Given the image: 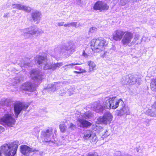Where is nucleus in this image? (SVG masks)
Instances as JSON below:
<instances>
[{
    "instance_id": "41",
    "label": "nucleus",
    "mask_w": 156,
    "mask_h": 156,
    "mask_svg": "<svg viewBox=\"0 0 156 156\" xmlns=\"http://www.w3.org/2000/svg\"><path fill=\"white\" fill-rule=\"evenodd\" d=\"M6 99L3 98L2 99L0 102V105L3 106H4V104L5 102Z\"/></svg>"
},
{
    "instance_id": "50",
    "label": "nucleus",
    "mask_w": 156,
    "mask_h": 156,
    "mask_svg": "<svg viewBox=\"0 0 156 156\" xmlns=\"http://www.w3.org/2000/svg\"><path fill=\"white\" fill-rule=\"evenodd\" d=\"M30 66V64L29 63H24V64H23V66H24L25 67L26 66Z\"/></svg>"
},
{
    "instance_id": "20",
    "label": "nucleus",
    "mask_w": 156,
    "mask_h": 156,
    "mask_svg": "<svg viewBox=\"0 0 156 156\" xmlns=\"http://www.w3.org/2000/svg\"><path fill=\"white\" fill-rule=\"evenodd\" d=\"M146 113L151 116L156 117V103L152 105L151 108L147 111Z\"/></svg>"
},
{
    "instance_id": "34",
    "label": "nucleus",
    "mask_w": 156,
    "mask_h": 156,
    "mask_svg": "<svg viewBox=\"0 0 156 156\" xmlns=\"http://www.w3.org/2000/svg\"><path fill=\"white\" fill-rule=\"evenodd\" d=\"M70 23V26H73L77 27L80 26V24H78L76 22H72Z\"/></svg>"
},
{
    "instance_id": "9",
    "label": "nucleus",
    "mask_w": 156,
    "mask_h": 156,
    "mask_svg": "<svg viewBox=\"0 0 156 156\" xmlns=\"http://www.w3.org/2000/svg\"><path fill=\"white\" fill-rule=\"evenodd\" d=\"M30 76L32 79L38 82L41 81L43 79L42 73L38 70H32L30 72Z\"/></svg>"
},
{
    "instance_id": "42",
    "label": "nucleus",
    "mask_w": 156,
    "mask_h": 156,
    "mask_svg": "<svg viewBox=\"0 0 156 156\" xmlns=\"http://www.w3.org/2000/svg\"><path fill=\"white\" fill-rule=\"evenodd\" d=\"M87 156H98V153L97 152H94L91 154H88Z\"/></svg>"
},
{
    "instance_id": "12",
    "label": "nucleus",
    "mask_w": 156,
    "mask_h": 156,
    "mask_svg": "<svg viewBox=\"0 0 156 156\" xmlns=\"http://www.w3.org/2000/svg\"><path fill=\"white\" fill-rule=\"evenodd\" d=\"M109 8V6L107 4L101 1H98L95 4L94 9L96 10H99L101 11L107 10Z\"/></svg>"
},
{
    "instance_id": "5",
    "label": "nucleus",
    "mask_w": 156,
    "mask_h": 156,
    "mask_svg": "<svg viewBox=\"0 0 156 156\" xmlns=\"http://www.w3.org/2000/svg\"><path fill=\"white\" fill-rule=\"evenodd\" d=\"M21 31L23 32L22 34L26 38H28L36 34H38L40 33L39 29L35 26L22 29Z\"/></svg>"
},
{
    "instance_id": "17",
    "label": "nucleus",
    "mask_w": 156,
    "mask_h": 156,
    "mask_svg": "<svg viewBox=\"0 0 156 156\" xmlns=\"http://www.w3.org/2000/svg\"><path fill=\"white\" fill-rule=\"evenodd\" d=\"M83 138L86 140L89 139L92 140V142H95L97 137L95 133H94L90 130H87L84 134Z\"/></svg>"
},
{
    "instance_id": "25",
    "label": "nucleus",
    "mask_w": 156,
    "mask_h": 156,
    "mask_svg": "<svg viewBox=\"0 0 156 156\" xmlns=\"http://www.w3.org/2000/svg\"><path fill=\"white\" fill-rule=\"evenodd\" d=\"M122 108L119 113V115H122L126 114V115H128L129 113V110L128 107H124V104L123 107L122 106H120Z\"/></svg>"
},
{
    "instance_id": "18",
    "label": "nucleus",
    "mask_w": 156,
    "mask_h": 156,
    "mask_svg": "<svg viewBox=\"0 0 156 156\" xmlns=\"http://www.w3.org/2000/svg\"><path fill=\"white\" fill-rule=\"evenodd\" d=\"M76 48V46L74 44L71 43L69 46L65 45H62L61 47L59 49V52L60 53L64 52L65 51H70L71 52H73Z\"/></svg>"
},
{
    "instance_id": "29",
    "label": "nucleus",
    "mask_w": 156,
    "mask_h": 156,
    "mask_svg": "<svg viewBox=\"0 0 156 156\" xmlns=\"http://www.w3.org/2000/svg\"><path fill=\"white\" fill-rule=\"evenodd\" d=\"M59 128L62 132L64 133L65 132L67 127L64 122H62L60 123L59 125Z\"/></svg>"
},
{
    "instance_id": "16",
    "label": "nucleus",
    "mask_w": 156,
    "mask_h": 156,
    "mask_svg": "<svg viewBox=\"0 0 156 156\" xmlns=\"http://www.w3.org/2000/svg\"><path fill=\"white\" fill-rule=\"evenodd\" d=\"M12 6L13 8L16 9L20 10H23L27 12H30L31 10V7L20 4H13Z\"/></svg>"
},
{
    "instance_id": "8",
    "label": "nucleus",
    "mask_w": 156,
    "mask_h": 156,
    "mask_svg": "<svg viewBox=\"0 0 156 156\" xmlns=\"http://www.w3.org/2000/svg\"><path fill=\"white\" fill-rule=\"evenodd\" d=\"M133 37V34L131 32L128 31H125V33L122 39V44L123 45H127L131 42Z\"/></svg>"
},
{
    "instance_id": "23",
    "label": "nucleus",
    "mask_w": 156,
    "mask_h": 156,
    "mask_svg": "<svg viewBox=\"0 0 156 156\" xmlns=\"http://www.w3.org/2000/svg\"><path fill=\"white\" fill-rule=\"evenodd\" d=\"M31 16L33 20L34 21H39L41 18V14L38 11H35L32 12Z\"/></svg>"
},
{
    "instance_id": "37",
    "label": "nucleus",
    "mask_w": 156,
    "mask_h": 156,
    "mask_svg": "<svg viewBox=\"0 0 156 156\" xmlns=\"http://www.w3.org/2000/svg\"><path fill=\"white\" fill-rule=\"evenodd\" d=\"M76 128V126L73 124L72 123H70V126L69 127V128L70 130H74Z\"/></svg>"
},
{
    "instance_id": "15",
    "label": "nucleus",
    "mask_w": 156,
    "mask_h": 156,
    "mask_svg": "<svg viewBox=\"0 0 156 156\" xmlns=\"http://www.w3.org/2000/svg\"><path fill=\"white\" fill-rule=\"evenodd\" d=\"M36 86L31 83L27 82L24 83L22 86V89L27 90L30 92H33L36 90Z\"/></svg>"
},
{
    "instance_id": "43",
    "label": "nucleus",
    "mask_w": 156,
    "mask_h": 156,
    "mask_svg": "<svg viewBox=\"0 0 156 156\" xmlns=\"http://www.w3.org/2000/svg\"><path fill=\"white\" fill-rule=\"evenodd\" d=\"M136 83H137V84H140V83L141 80V79L140 78L137 77V78H136Z\"/></svg>"
},
{
    "instance_id": "35",
    "label": "nucleus",
    "mask_w": 156,
    "mask_h": 156,
    "mask_svg": "<svg viewBox=\"0 0 156 156\" xmlns=\"http://www.w3.org/2000/svg\"><path fill=\"white\" fill-rule=\"evenodd\" d=\"M132 76V78H131L130 81H131V85H133L135 83H136V77H135L133 75Z\"/></svg>"
},
{
    "instance_id": "6",
    "label": "nucleus",
    "mask_w": 156,
    "mask_h": 156,
    "mask_svg": "<svg viewBox=\"0 0 156 156\" xmlns=\"http://www.w3.org/2000/svg\"><path fill=\"white\" fill-rule=\"evenodd\" d=\"M28 105L22 103H16L14 105V108L15 116L17 118L22 110H25Z\"/></svg>"
},
{
    "instance_id": "2",
    "label": "nucleus",
    "mask_w": 156,
    "mask_h": 156,
    "mask_svg": "<svg viewBox=\"0 0 156 156\" xmlns=\"http://www.w3.org/2000/svg\"><path fill=\"white\" fill-rule=\"evenodd\" d=\"M18 147L16 141L11 143L4 144L1 147L0 156H2L1 150L5 156H14L16 153Z\"/></svg>"
},
{
    "instance_id": "14",
    "label": "nucleus",
    "mask_w": 156,
    "mask_h": 156,
    "mask_svg": "<svg viewBox=\"0 0 156 156\" xmlns=\"http://www.w3.org/2000/svg\"><path fill=\"white\" fill-rule=\"evenodd\" d=\"M62 83L61 82L54 83L53 84H49L47 87V89L50 93L55 91L59 87L62 86Z\"/></svg>"
},
{
    "instance_id": "21",
    "label": "nucleus",
    "mask_w": 156,
    "mask_h": 156,
    "mask_svg": "<svg viewBox=\"0 0 156 156\" xmlns=\"http://www.w3.org/2000/svg\"><path fill=\"white\" fill-rule=\"evenodd\" d=\"M77 122H79L78 125L81 127L84 128L90 126L91 123L84 119H79Z\"/></svg>"
},
{
    "instance_id": "38",
    "label": "nucleus",
    "mask_w": 156,
    "mask_h": 156,
    "mask_svg": "<svg viewBox=\"0 0 156 156\" xmlns=\"http://www.w3.org/2000/svg\"><path fill=\"white\" fill-rule=\"evenodd\" d=\"M128 2V0L127 1L126 0H120L119 4L120 5H124Z\"/></svg>"
},
{
    "instance_id": "30",
    "label": "nucleus",
    "mask_w": 156,
    "mask_h": 156,
    "mask_svg": "<svg viewBox=\"0 0 156 156\" xmlns=\"http://www.w3.org/2000/svg\"><path fill=\"white\" fill-rule=\"evenodd\" d=\"M81 63H77L74 62V63L70 64H67V65H66L62 67V68H63L65 70H66L68 68H72L73 66L76 65H80Z\"/></svg>"
},
{
    "instance_id": "48",
    "label": "nucleus",
    "mask_w": 156,
    "mask_h": 156,
    "mask_svg": "<svg viewBox=\"0 0 156 156\" xmlns=\"http://www.w3.org/2000/svg\"><path fill=\"white\" fill-rule=\"evenodd\" d=\"M63 26L64 27H70L69 23H68L67 24H63Z\"/></svg>"
},
{
    "instance_id": "45",
    "label": "nucleus",
    "mask_w": 156,
    "mask_h": 156,
    "mask_svg": "<svg viewBox=\"0 0 156 156\" xmlns=\"http://www.w3.org/2000/svg\"><path fill=\"white\" fill-rule=\"evenodd\" d=\"M83 56L87 58L88 56V55L85 52V51H83Z\"/></svg>"
},
{
    "instance_id": "46",
    "label": "nucleus",
    "mask_w": 156,
    "mask_h": 156,
    "mask_svg": "<svg viewBox=\"0 0 156 156\" xmlns=\"http://www.w3.org/2000/svg\"><path fill=\"white\" fill-rule=\"evenodd\" d=\"M64 23V22H59L58 23L57 25L59 27L62 26L63 25Z\"/></svg>"
},
{
    "instance_id": "27",
    "label": "nucleus",
    "mask_w": 156,
    "mask_h": 156,
    "mask_svg": "<svg viewBox=\"0 0 156 156\" xmlns=\"http://www.w3.org/2000/svg\"><path fill=\"white\" fill-rule=\"evenodd\" d=\"M132 75H128L126 76L125 77L124 84H129L131 85V78H132Z\"/></svg>"
},
{
    "instance_id": "55",
    "label": "nucleus",
    "mask_w": 156,
    "mask_h": 156,
    "mask_svg": "<svg viewBox=\"0 0 156 156\" xmlns=\"http://www.w3.org/2000/svg\"><path fill=\"white\" fill-rule=\"evenodd\" d=\"M81 0H78L80 2H81Z\"/></svg>"
},
{
    "instance_id": "3",
    "label": "nucleus",
    "mask_w": 156,
    "mask_h": 156,
    "mask_svg": "<svg viewBox=\"0 0 156 156\" xmlns=\"http://www.w3.org/2000/svg\"><path fill=\"white\" fill-rule=\"evenodd\" d=\"M41 135V137L44 139L43 142L46 145L53 147L57 145V141L53 138L54 135L52 129L43 131Z\"/></svg>"
},
{
    "instance_id": "10",
    "label": "nucleus",
    "mask_w": 156,
    "mask_h": 156,
    "mask_svg": "<svg viewBox=\"0 0 156 156\" xmlns=\"http://www.w3.org/2000/svg\"><path fill=\"white\" fill-rule=\"evenodd\" d=\"M112 118L113 116L110 113L107 112L105 113L102 117H99L98 120L102 123L107 124L111 122Z\"/></svg>"
},
{
    "instance_id": "32",
    "label": "nucleus",
    "mask_w": 156,
    "mask_h": 156,
    "mask_svg": "<svg viewBox=\"0 0 156 156\" xmlns=\"http://www.w3.org/2000/svg\"><path fill=\"white\" fill-rule=\"evenodd\" d=\"M12 82L14 84H17L20 82V77H16L12 80Z\"/></svg>"
},
{
    "instance_id": "22",
    "label": "nucleus",
    "mask_w": 156,
    "mask_h": 156,
    "mask_svg": "<svg viewBox=\"0 0 156 156\" xmlns=\"http://www.w3.org/2000/svg\"><path fill=\"white\" fill-rule=\"evenodd\" d=\"M63 65L62 62H59L53 64L49 63L48 65L45 67V70L48 69H52L53 70H55L57 68H59L61 66Z\"/></svg>"
},
{
    "instance_id": "44",
    "label": "nucleus",
    "mask_w": 156,
    "mask_h": 156,
    "mask_svg": "<svg viewBox=\"0 0 156 156\" xmlns=\"http://www.w3.org/2000/svg\"><path fill=\"white\" fill-rule=\"evenodd\" d=\"M61 91V92H59V95L61 96H62L65 94V91L63 89H62Z\"/></svg>"
},
{
    "instance_id": "4",
    "label": "nucleus",
    "mask_w": 156,
    "mask_h": 156,
    "mask_svg": "<svg viewBox=\"0 0 156 156\" xmlns=\"http://www.w3.org/2000/svg\"><path fill=\"white\" fill-rule=\"evenodd\" d=\"M108 43L104 39H93L91 41V46L92 50L95 49L96 51L100 52L108 45Z\"/></svg>"
},
{
    "instance_id": "53",
    "label": "nucleus",
    "mask_w": 156,
    "mask_h": 156,
    "mask_svg": "<svg viewBox=\"0 0 156 156\" xmlns=\"http://www.w3.org/2000/svg\"><path fill=\"white\" fill-rule=\"evenodd\" d=\"M135 149L136 150V151L137 152H139V148H138V147H136V148Z\"/></svg>"
},
{
    "instance_id": "54",
    "label": "nucleus",
    "mask_w": 156,
    "mask_h": 156,
    "mask_svg": "<svg viewBox=\"0 0 156 156\" xmlns=\"http://www.w3.org/2000/svg\"><path fill=\"white\" fill-rule=\"evenodd\" d=\"M149 123H148L147 125V126H149Z\"/></svg>"
},
{
    "instance_id": "52",
    "label": "nucleus",
    "mask_w": 156,
    "mask_h": 156,
    "mask_svg": "<svg viewBox=\"0 0 156 156\" xmlns=\"http://www.w3.org/2000/svg\"><path fill=\"white\" fill-rule=\"evenodd\" d=\"M74 73H82V72H77V71H74Z\"/></svg>"
},
{
    "instance_id": "1",
    "label": "nucleus",
    "mask_w": 156,
    "mask_h": 156,
    "mask_svg": "<svg viewBox=\"0 0 156 156\" xmlns=\"http://www.w3.org/2000/svg\"><path fill=\"white\" fill-rule=\"evenodd\" d=\"M103 104L104 107L99 104L97 105L95 109V111L97 113L105 112V108L115 109L119 106L123 107L124 102L121 99L117 100L116 97L109 98H106Z\"/></svg>"
},
{
    "instance_id": "47",
    "label": "nucleus",
    "mask_w": 156,
    "mask_h": 156,
    "mask_svg": "<svg viewBox=\"0 0 156 156\" xmlns=\"http://www.w3.org/2000/svg\"><path fill=\"white\" fill-rule=\"evenodd\" d=\"M4 129L3 127L0 126V133L3 132Z\"/></svg>"
},
{
    "instance_id": "7",
    "label": "nucleus",
    "mask_w": 156,
    "mask_h": 156,
    "mask_svg": "<svg viewBox=\"0 0 156 156\" xmlns=\"http://www.w3.org/2000/svg\"><path fill=\"white\" fill-rule=\"evenodd\" d=\"M35 61L39 65V66L45 70V67L48 65L49 62L46 56L37 55L35 58Z\"/></svg>"
},
{
    "instance_id": "40",
    "label": "nucleus",
    "mask_w": 156,
    "mask_h": 156,
    "mask_svg": "<svg viewBox=\"0 0 156 156\" xmlns=\"http://www.w3.org/2000/svg\"><path fill=\"white\" fill-rule=\"evenodd\" d=\"M10 103V101L9 99H6L5 102L4 104V106H8Z\"/></svg>"
},
{
    "instance_id": "39",
    "label": "nucleus",
    "mask_w": 156,
    "mask_h": 156,
    "mask_svg": "<svg viewBox=\"0 0 156 156\" xmlns=\"http://www.w3.org/2000/svg\"><path fill=\"white\" fill-rule=\"evenodd\" d=\"M110 134L108 133V131L106 130L104 134H102L103 137H106L108 136Z\"/></svg>"
},
{
    "instance_id": "28",
    "label": "nucleus",
    "mask_w": 156,
    "mask_h": 156,
    "mask_svg": "<svg viewBox=\"0 0 156 156\" xmlns=\"http://www.w3.org/2000/svg\"><path fill=\"white\" fill-rule=\"evenodd\" d=\"M151 88L154 91H156V78L152 80L151 83Z\"/></svg>"
},
{
    "instance_id": "51",
    "label": "nucleus",
    "mask_w": 156,
    "mask_h": 156,
    "mask_svg": "<svg viewBox=\"0 0 156 156\" xmlns=\"http://www.w3.org/2000/svg\"><path fill=\"white\" fill-rule=\"evenodd\" d=\"M82 73H85L86 72V71L85 69H83L82 72Z\"/></svg>"
},
{
    "instance_id": "11",
    "label": "nucleus",
    "mask_w": 156,
    "mask_h": 156,
    "mask_svg": "<svg viewBox=\"0 0 156 156\" xmlns=\"http://www.w3.org/2000/svg\"><path fill=\"white\" fill-rule=\"evenodd\" d=\"M2 122L6 124L8 126H12L14 124L15 119L12 117L10 114H6L1 119Z\"/></svg>"
},
{
    "instance_id": "24",
    "label": "nucleus",
    "mask_w": 156,
    "mask_h": 156,
    "mask_svg": "<svg viewBox=\"0 0 156 156\" xmlns=\"http://www.w3.org/2000/svg\"><path fill=\"white\" fill-rule=\"evenodd\" d=\"M87 62L88 65L89 66V72H90L97 69V65L93 62L89 61H87Z\"/></svg>"
},
{
    "instance_id": "19",
    "label": "nucleus",
    "mask_w": 156,
    "mask_h": 156,
    "mask_svg": "<svg viewBox=\"0 0 156 156\" xmlns=\"http://www.w3.org/2000/svg\"><path fill=\"white\" fill-rule=\"evenodd\" d=\"M125 32L122 30H116L113 35V39L115 41L120 40L122 39Z\"/></svg>"
},
{
    "instance_id": "31",
    "label": "nucleus",
    "mask_w": 156,
    "mask_h": 156,
    "mask_svg": "<svg viewBox=\"0 0 156 156\" xmlns=\"http://www.w3.org/2000/svg\"><path fill=\"white\" fill-rule=\"evenodd\" d=\"M83 117L86 119L90 118L91 117V114L89 112H86L84 115Z\"/></svg>"
},
{
    "instance_id": "49",
    "label": "nucleus",
    "mask_w": 156,
    "mask_h": 156,
    "mask_svg": "<svg viewBox=\"0 0 156 156\" xmlns=\"http://www.w3.org/2000/svg\"><path fill=\"white\" fill-rule=\"evenodd\" d=\"M9 13H5L4 15V17H7V18H8V15L9 14Z\"/></svg>"
},
{
    "instance_id": "33",
    "label": "nucleus",
    "mask_w": 156,
    "mask_h": 156,
    "mask_svg": "<svg viewBox=\"0 0 156 156\" xmlns=\"http://www.w3.org/2000/svg\"><path fill=\"white\" fill-rule=\"evenodd\" d=\"M139 35L138 34H136L133 41L131 42L132 44H134L136 42V41L139 39Z\"/></svg>"
},
{
    "instance_id": "13",
    "label": "nucleus",
    "mask_w": 156,
    "mask_h": 156,
    "mask_svg": "<svg viewBox=\"0 0 156 156\" xmlns=\"http://www.w3.org/2000/svg\"><path fill=\"white\" fill-rule=\"evenodd\" d=\"M20 151L23 154L26 156H32L31 154L34 152V150L26 145L21 146Z\"/></svg>"
},
{
    "instance_id": "26",
    "label": "nucleus",
    "mask_w": 156,
    "mask_h": 156,
    "mask_svg": "<svg viewBox=\"0 0 156 156\" xmlns=\"http://www.w3.org/2000/svg\"><path fill=\"white\" fill-rule=\"evenodd\" d=\"M103 51H104V53L102 55V56L103 58L107 57L111 54L112 51V49L105 48L104 49Z\"/></svg>"
},
{
    "instance_id": "36",
    "label": "nucleus",
    "mask_w": 156,
    "mask_h": 156,
    "mask_svg": "<svg viewBox=\"0 0 156 156\" xmlns=\"http://www.w3.org/2000/svg\"><path fill=\"white\" fill-rule=\"evenodd\" d=\"M97 29L95 27H92L89 29V33H93L96 31Z\"/></svg>"
}]
</instances>
